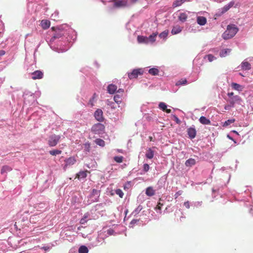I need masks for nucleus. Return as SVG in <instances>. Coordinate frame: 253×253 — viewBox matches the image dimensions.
Wrapping results in <instances>:
<instances>
[{"label": "nucleus", "mask_w": 253, "mask_h": 253, "mask_svg": "<svg viewBox=\"0 0 253 253\" xmlns=\"http://www.w3.org/2000/svg\"><path fill=\"white\" fill-rule=\"evenodd\" d=\"M238 31V28L234 25H229L226 30L223 33L222 37L224 40H228L233 37Z\"/></svg>", "instance_id": "nucleus-1"}, {"label": "nucleus", "mask_w": 253, "mask_h": 253, "mask_svg": "<svg viewBox=\"0 0 253 253\" xmlns=\"http://www.w3.org/2000/svg\"><path fill=\"white\" fill-rule=\"evenodd\" d=\"M242 101L241 97L238 95L234 96L227 100V102L233 108L235 107L236 104L241 105Z\"/></svg>", "instance_id": "nucleus-2"}, {"label": "nucleus", "mask_w": 253, "mask_h": 253, "mask_svg": "<svg viewBox=\"0 0 253 253\" xmlns=\"http://www.w3.org/2000/svg\"><path fill=\"white\" fill-rule=\"evenodd\" d=\"M104 129V126L101 123H97L91 127V131L95 134H98L103 133Z\"/></svg>", "instance_id": "nucleus-3"}, {"label": "nucleus", "mask_w": 253, "mask_h": 253, "mask_svg": "<svg viewBox=\"0 0 253 253\" xmlns=\"http://www.w3.org/2000/svg\"><path fill=\"white\" fill-rule=\"evenodd\" d=\"M60 138V136L58 135L53 134L50 135L48 141L49 146L50 147L56 146L59 141Z\"/></svg>", "instance_id": "nucleus-4"}, {"label": "nucleus", "mask_w": 253, "mask_h": 253, "mask_svg": "<svg viewBox=\"0 0 253 253\" xmlns=\"http://www.w3.org/2000/svg\"><path fill=\"white\" fill-rule=\"evenodd\" d=\"M142 74L143 70L141 69H134L131 73H128V77L131 80L137 78L139 75Z\"/></svg>", "instance_id": "nucleus-5"}, {"label": "nucleus", "mask_w": 253, "mask_h": 253, "mask_svg": "<svg viewBox=\"0 0 253 253\" xmlns=\"http://www.w3.org/2000/svg\"><path fill=\"white\" fill-rule=\"evenodd\" d=\"M94 116L95 119L99 122H102L104 120L103 111L100 109H97L95 111Z\"/></svg>", "instance_id": "nucleus-6"}, {"label": "nucleus", "mask_w": 253, "mask_h": 253, "mask_svg": "<svg viewBox=\"0 0 253 253\" xmlns=\"http://www.w3.org/2000/svg\"><path fill=\"white\" fill-rule=\"evenodd\" d=\"M127 5V0H115L114 1V6L115 7H124Z\"/></svg>", "instance_id": "nucleus-7"}, {"label": "nucleus", "mask_w": 253, "mask_h": 253, "mask_svg": "<svg viewBox=\"0 0 253 253\" xmlns=\"http://www.w3.org/2000/svg\"><path fill=\"white\" fill-rule=\"evenodd\" d=\"M32 79L33 80L41 79L43 78V73L39 70H37L34 72L33 73H32Z\"/></svg>", "instance_id": "nucleus-8"}, {"label": "nucleus", "mask_w": 253, "mask_h": 253, "mask_svg": "<svg viewBox=\"0 0 253 253\" xmlns=\"http://www.w3.org/2000/svg\"><path fill=\"white\" fill-rule=\"evenodd\" d=\"M187 133L190 138L193 139L196 135V129L193 127H190L187 130Z\"/></svg>", "instance_id": "nucleus-9"}, {"label": "nucleus", "mask_w": 253, "mask_h": 253, "mask_svg": "<svg viewBox=\"0 0 253 253\" xmlns=\"http://www.w3.org/2000/svg\"><path fill=\"white\" fill-rule=\"evenodd\" d=\"M76 161V159L74 157H71L65 160L66 163L65 167L73 165L75 164Z\"/></svg>", "instance_id": "nucleus-10"}, {"label": "nucleus", "mask_w": 253, "mask_h": 253, "mask_svg": "<svg viewBox=\"0 0 253 253\" xmlns=\"http://www.w3.org/2000/svg\"><path fill=\"white\" fill-rule=\"evenodd\" d=\"M241 68L243 70H249L251 69V64L247 61H243L241 64Z\"/></svg>", "instance_id": "nucleus-11"}, {"label": "nucleus", "mask_w": 253, "mask_h": 253, "mask_svg": "<svg viewBox=\"0 0 253 253\" xmlns=\"http://www.w3.org/2000/svg\"><path fill=\"white\" fill-rule=\"evenodd\" d=\"M137 41L139 43H145V44H148V39L147 37L143 36H138L137 38Z\"/></svg>", "instance_id": "nucleus-12"}, {"label": "nucleus", "mask_w": 253, "mask_h": 253, "mask_svg": "<svg viewBox=\"0 0 253 253\" xmlns=\"http://www.w3.org/2000/svg\"><path fill=\"white\" fill-rule=\"evenodd\" d=\"M197 23L201 26L205 25L207 23V19L204 16H198L197 19Z\"/></svg>", "instance_id": "nucleus-13"}, {"label": "nucleus", "mask_w": 253, "mask_h": 253, "mask_svg": "<svg viewBox=\"0 0 253 253\" xmlns=\"http://www.w3.org/2000/svg\"><path fill=\"white\" fill-rule=\"evenodd\" d=\"M89 172L88 170L81 171L76 174V178L78 179L84 178L87 176V173Z\"/></svg>", "instance_id": "nucleus-14"}, {"label": "nucleus", "mask_w": 253, "mask_h": 253, "mask_svg": "<svg viewBox=\"0 0 253 253\" xmlns=\"http://www.w3.org/2000/svg\"><path fill=\"white\" fill-rule=\"evenodd\" d=\"M41 25L42 29L45 30L50 27V22L48 20H42L41 21Z\"/></svg>", "instance_id": "nucleus-15"}, {"label": "nucleus", "mask_w": 253, "mask_h": 253, "mask_svg": "<svg viewBox=\"0 0 253 253\" xmlns=\"http://www.w3.org/2000/svg\"><path fill=\"white\" fill-rule=\"evenodd\" d=\"M117 89V86L113 84H110L107 87V91L110 94L114 93Z\"/></svg>", "instance_id": "nucleus-16"}, {"label": "nucleus", "mask_w": 253, "mask_h": 253, "mask_svg": "<svg viewBox=\"0 0 253 253\" xmlns=\"http://www.w3.org/2000/svg\"><path fill=\"white\" fill-rule=\"evenodd\" d=\"M158 35V33L155 32L152 33L150 36L147 37L148 43H154L156 41V37Z\"/></svg>", "instance_id": "nucleus-17"}, {"label": "nucleus", "mask_w": 253, "mask_h": 253, "mask_svg": "<svg viewBox=\"0 0 253 253\" xmlns=\"http://www.w3.org/2000/svg\"><path fill=\"white\" fill-rule=\"evenodd\" d=\"M99 194H100L99 190L93 189L91 192V194H90V197H93V196H96V197H95L94 200H92V201L93 202L97 201V199L99 196Z\"/></svg>", "instance_id": "nucleus-18"}, {"label": "nucleus", "mask_w": 253, "mask_h": 253, "mask_svg": "<svg viewBox=\"0 0 253 253\" xmlns=\"http://www.w3.org/2000/svg\"><path fill=\"white\" fill-rule=\"evenodd\" d=\"M190 0H175L172 3V6L176 7L181 5L184 2L186 1H189Z\"/></svg>", "instance_id": "nucleus-19"}, {"label": "nucleus", "mask_w": 253, "mask_h": 253, "mask_svg": "<svg viewBox=\"0 0 253 253\" xmlns=\"http://www.w3.org/2000/svg\"><path fill=\"white\" fill-rule=\"evenodd\" d=\"M181 31L182 28L179 25H176L175 26L173 27V28L171 30V34L172 35L177 34L180 33Z\"/></svg>", "instance_id": "nucleus-20"}, {"label": "nucleus", "mask_w": 253, "mask_h": 253, "mask_svg": "<svg viewBox=\"0 0 253 253\" xmlns=\"http://www.w3.org/2000/svg\"><path fill=\"white\" fill-rule=\"evenodd\" d=\"M155 192L153 187H148L146 190V194L148 196H152L155 195Z\"/></svg>", "instance_id": "nucleus-21"}, {"label": "nucleus", "mask_w": 253, "mask_h": 253, "mask_svg": "<svg viewBox=\"0 0 253 253\" xmlns=\"http://www.w3.org/2000/svg\"><path fill=\"white\" fill-rule=\"evenodd\" d=\"M200 122L203 125H210L211 121L205 117L202 116L199 119Z\"/></svg>", "instance_id": "nucleus-22"}, {"label": "nucleus", "mask_w": 253, "mask_h": 253, "mask_svg": "<svg viewBox=\"0 0 253 253\" xmlns=\"http://www.w3.org/2000/svg\"><path fill=\"white\" fill-rule=\"evenodd\" d=\"M195 164V160L192 158H190L186 161L185 165L186 167H191L192 166H194Z\"/></svg>", "instance_id": "nucleus-23"}, {"label": "nucleus", "mask_w": 253, "mask_h": 253, "mask_svg": "<svg viewBox=\"0 0 253 253\" xmlns=\"http://www.w3.org/2000/svg\"><path fill=\"white\" fill-rule=\"evenodd\" d=\"M146 157L148 159H151L154 157V151L151 149L149 148L145 154Z\"/></svg>", "instance_id": "nucleus-24"}, {"label": "nucleus", "mask_w": 253, "mask_h": 253, "mask_svg": "<svg viewBox=\"0 0 253 253\" xmlns=\"http://www.w3.org/2000/svg\"><path fill=\"white\" fill-rule=\"evenodd\" d=\"M187 15L185 12L180 13L178 16V19L181 22H185L187 20Z\"/></svg>", "instance_id": "nucleus-25"}, {"label": "nucleus", "mask_w": 253, "mask_h": 253, "mask_svg": "<svg viewBox=\"0 0 253 253\" xmlns=\"http://www.w3.org/2000/svg\"><path fill=\"white\" fill-rule=\"evenodd\" d=\"M114 100L118 104H120L122 102V96L116 94L114 97Z\"/></svg>", "instance_id": "nucleus-26"}, {"label": "nucleus", "mask_w": 253, "mask_h": 253, "mask_svg": "<svg viewBox=\"0 0 253 253\" xmlns=\"http://www.w3.org/2000/svg\"><path fill=\"white\" fill-rule=\"evenodd\" d=\"M231 86L233 89L238 91H241L243 89V87L241 85L235 83H232Z\"/></svg>", "instance_id": "nucleus-27"}, {"label": "nucleus", "mask_w": 253, "mask_h": 253, "mask_svg": "<svg viewBox=\"0 0 253 253\" xmlns=\"http://www.w3.org/2000/svg\"><path fill=\"white\" fill-rule=\"evenodd\" d=\"M231 49L229 48L223 49L220 52V56L221 57H225L227 54H228L231 52Z\"/></svg>", "instance_id": "nucleus-28"}, {"label": "nucleus", "mask_w": 253, "mask_h": 253, "mask_svg": "<svg viewBox=\"0 0 253 253\" xmlns=\"http://www.w3.org/2000/svg\"><path fill=\"white\" fill-rule=\"evenodd\" d=\"M12 170V168L8 166H4L2 167L1 169V173L3 174L6 173L8 171H10Z\"/></svg>", "instance_id": "nucleus-29"}, {"label": "nucleus", "mask_w": 253, "mask_h": 253, "mask_svg": "<svg viewBox=\"0 0 253 253\" xmlns=\"http://www.w3.org/2000/svg\"><path fill=\"white\" fill-rule=\"evenodd\" d=\"M159 72V70L156 68H153L149 70V73L153 76L158 75Z\"/></svg>", "instance_id": "nucleus-30"}, {"label": "nucleus", "mask_w": 253, "mask_h": 253, "mask_svg": "<svg viewBox=\"0 0 253 253\" xmlns=\"http://www.w3.org/2000/svg\"><path fill=\"white\" fill-rule=\"evenodd\" d=\"M88 250L85 246H82L79 249V253H88Z\"/></svg>", "instance_id": "nucleus-31"}, {"label": "nucleus", "mask_w": 253, "mask_h": 253, "mask_svg": "<svg viewBox=\"0 0 253 253\" xmlns=\"http://www.w3.org/2000/svg\"><path fill=\"white\" fill-rule=\"evenodd\" d=\"M187 83V80L185 78H183V79H181L180 80H179L178 81H177L175 85L177 86L180 85H184V84H186Z\"/></svg>", "instance_id": "nucleus-32"}, {"label": "nucleus", "mask_w": 253, "mask_h": 253, "mask_svg": "<svg viewBox=\"0 0 253 253\" xmlns=\"http://www.w3.org/2000/svg\"><path fill=\"white\" fill-rule=\"evenodd\" d=\"M95 142L96 143V144L102 147L104 146L105 144V141L103 140L100 138L96 139L95 140Z\"/></svg>", "instance_id": "nucleus-33"}, {"label": "nucleus", "mask_w": 253, "mask_h": 253, "mask_svg": "<svg viewBox=\"0 0 253 253\" xmlns=\"http://www.w3.org/2000/svg\"><path fill=\"white\" fill-rule=\"evenodd\" d=\"M169 31L165 30L160 34L159 37L161 39H166L168 35Z\"/></svg>", "instance_id": "nucleus-34"}, {"label": "nucleus", "mask_w": 253, "mask_h": 253, "mask_svg": "<svg viewBox=\"0 0 253 253\" xmlns=\"http://www.w3.org/2000/svg\"><path fill=\"white\" fill-rule=\"evenodd\" d=\"M235 122V120L234 119L228 120L227 121H225L224 123V124L223 125V126L226 127V126H228L229 125H230V124L234 123Z\"/></svg>", "instance_id": "nucleus-35"}, {"label": "nucleus", "mask_w": 253, "mask_h": 253, "mask_svg": "<svg viewBox=\"0 0 253 253\" xmlns=\"http://www.w3.org/2000/svg\"><path fill=\"white\" fill-rule=\"evenodd\" d=\"M49 153L51 155L56 156L57 155L61 154L62 151L59 150H53L50 151Z\"/></svg>", "instance_id": "nucleus-36"}, {"label": "nucleus", "mask_w": 253, "mask_h": 253, "mask_svg": "<svg viewBox=\"0 0 253 253\" xmlns=\"http://www.w3.org/2000/svg\"><path fill=\"white\" fill-rule=\"evenodd\" d=\"M159 107L160 109L165 111L167 108V105L164 102H160L159 104Z\"/></svg>", "instance_id": "nucleus-37"}, {"label": "nucleus", "mask_w": 253, "mask_h": 253, "mask_svg": "<svg viewBox=\"0 0 253 253\" xmlns=\"http://www.w3.org/2000/svg\"><path fill=\"white\" fill-rule=\"evenodd\" d=\"M96 98V94H94L93 96L90 99L88 104L90 105L91 107H93L94 106V102L95 99Z\"/></svg>", "instance_id": "nucleus-38"}, {"label": "nucleus", "mask_w": 253, "mask_h": 253, "mask_svg": "<svg viewBox=\"0 0 253 253\" xmlns=\"http://www.w3.org/2000/svg\"><path fill=\"white\" fill-rule=\"evenodd\" d=\"M115 193L117 195H119V196L122 198L124 196V193L122 190L120 189H117L115 190Z\"/></svg>", "instance_id": "nucleus-39"}, {"label": "nucleus", "mask_w": 253, "mask_h": 253, "mask_svg": "<svg viewBox=\"0 0 253 253\" xmlns=\"http://www.w3.org/2000/svg\"><path fill=\"white\" fill-rule=\"evenodd\" d=\"M114 160L119 163H121L123 161V156H115L114 158Z\"/></svg>", "instance_id": "nucleus-40"}, {"label": "nucleus", "mask_w": 253, "mask_h": 253, "mask_svg": "<svg viewBox=\"0 0 253 253\" xmlns=\"http://www.w3.org/2000/svg\"><path fill=\"white\" fill-rule=\"evenodd\" d=\"M62 36V35L61 33H56L52 37L51 40L53 41L56 39H58V38L61 37Z\"/></svg>", "instance_id": "nucleus-41"}, {"label": "nucleus", "mask_w": 253, "mask_h": 253, "mask_svg": "<svg viewBox=\"0 0 253 253\" xmlns=\"http://www.w3.org/2000/svg\"><path fill=\"white\" fill-rule=\"evenodd\" d=\"M206 57L208 58V59L210 62L212 61L215 58L212 54H208Z\"/></svg>", "instance_id": "nucleus-42"}, {"label": "nucleus", "mask_w": 253, "mask_h": 253, "mask_svg": "<svg viewBox=\"0 0 253 253\" xmlns=\"http://www.w3.org/2000/svg\"><path fill=\"white\" fill-rule=\"evenodd\" d=\"M150 169V167L148 164H145L143 165V170L145 172H147Z\"/></svg>", "instance_id": "nucleus-43"}, {"label": "nucleus", "mask_w": 253, "mask_h": 253, "mask_svg": "<svg viewBox=\"0 0 253 253\" xmlns=\"http://www.w3.org/2000/svg\"><path fill=\"white\" fill-rule=\"evenodd\" d=\"M107 105H109L112 109H115V107L114 106V103L113 102L110 101L109 100H107Z\"/></svg>", "instance_id": "nucleus-44"}, {"label": "nucleus", "mask_w": 253, "mask_h": 253, "mask_svg": "<svg viewBox=\"0 0 253 253\" xmlns=\"http://www.w3.org/2000/svg\"><path fill=\"white\" fill-rule=\"evenodd\" d=\"M183 193L182 190H179L177 191L174 195L175 199H177L180 195H181Z\"/></svg>", "instance_id": "nucleus-45"}, {"label": "nucleus", "mask_w": 253, "mask_h": 253, "mask_svg": "<svg viewBox=\"0 0 253 253\" xmlns=\"http://www.w3.org/2000/svg\"><path fill=\"white\" fill-rule=\"evenodd\" d=\"M230 8L228 6L227 4L225 5L222 9V13H224L227 11Z\"/></svg>", "instance_id": "nucleus-46"}, {"label": "nucleus", "mask_w": 253, "mask_h": 253, "mask_svg": "<svg viewBox=\"0 0 253 253\" xmlns=\"http://www.w3.org/2000/svg\"><path fill=\"white\" fill-rule=\"evenodd\" d=\"M231 108H233V107H232V106H231V105L229 103L225 105L224 106V109L225 110H230Z\"/></svg>", "instance_id": "nucleus-47"}, {"label": "nucleus", "mask_w": 253, "mask_h": 253, "mask_svg": "<svg viewBox=\"0 0 253 253\" xmlns=\"http://www.w3.org/2000/svg\"><path fill=\"white\" fill-rule=\"evenodd\" d=\"M173 117L174 118V120L176 122L177 124H180V121L176 116L173 115Z\"/></svg>", "instance_id": "nucleus-48"}, {"label": "nucleus", "mask_w": 253, "mask_h": 253, "mask_svg": "<svg viewBox=\"0 0 253 253\" xmlns=\"http://www.w3.org/2000/svg\"><path fill=\"white\" fill-rule=\"evenodd\" d=\"M184 206L187 208V209H189L190 207V203L189 201H186L185 202H184Z\"/></svg>", "instance_id": "nucleus-49"}, {"label": "nucleus", "mask_w": 253, "mask_h": 253, "mask_svg": "<svg viewBox=\"0 0 253 253\" xmlns=\"http://www.w3.org/2000/svg\"><path fill=\"white\" fill-rule=\"evenodd\" d=\"M235 4V2L234 1H232L231 2H230L228 4V6L230 8H231L233 6V5H234Z\"/></svg>", "instance_id": "nucleus-50"}, {"label": "nucleus", "mask_w": 253, "mask_h": 253, "mask_svg": "<svg viewBox=\"0 0 253 253\" xmlns=\"http://www.w3.org/2000/svg\"><path fill=\"white\" fill-rule=\"evenodd\" d=\"M86 222L87 220L83 217L81 219L80 222L82 224H84V223H86Z\"/></svg>", "instance_id": "nucleus-51"}, {"label": "nucleus", "mask_w": 253, "mask_h": 253, "mask_svg": "<svg viewBox=\"0 0 253 253\" xmlns=\"http://www.w3.org/2000/svg\"><path fill=\"white\" fill-rule=\"evenodd\" d=\"M138 221H139V220H138V219H133L131 221L130 224L131 225H133V224L136 223Z\"/></svg>", "instance_id": "nucleus-52"}, {"label": "nucleus", "mask_w": 253, "mask_h": 253, "mask_svg": "<svg viewBox=\"0 0 253 253\" xmlns=\"http://www.w3.org/2000/svg\"><path fill=\"white\" fill-rule=\"evenodd\" d=\"M227 95L228 96V98H230V97H233L234 96V93L233 92H228L227 93Z\"/></svg>", "instance_id": "nucleus-53"}, {"label": "nucleus", "mask_w": 253, "mask_h": 253, "mask_svg": "<svg viewBox=\"0 0 253 253\" xmlns=\"http://www.w3.org/2000/svg\"><path fill=\"white\" fill-rule=\"evenodd\" d=\"M5 52L4 50H0V57L1 56H3L5 54Z\"/></svg>", "instance_id": "nucleus-54"}, {"label": "nucleus", "mask_w": 253, "mask_h": 253, "mask_svg": "<svg viewBox=\"0 0 253 253\" xmlns=\"http://www.w3.org/2000/svg\"><path fill=\"white\" fill-rule=\"evenodd\" d=\"M89 216V213H86L84 214V216H83V218L85 219H86Z\"/></svg>", "instance_id": "nucleus-55"}, {"label": "nucleus", "mask_w": 253, "mask_h": 253, "mask_svg": "<svg viewBox=\"0 0 253 253\" xmlns=\"http://www.w3.org/2000/svg\"><path fill=\"white\" fill-rule=\"evenodd\" d=\"M162 206V204H161L160 203L158 204V205L157 206L156 209H158L159 210H161V206Z\"/></svg>", "instance_id": "nucleus-56"}, {"label": "nucleus", "mask_w": 253, "mask_h": 253, "mask_svg": "<svg viewBox=\"0 0 253 253\" xmlns=\"http://www.w3.org/2000/svg\"><path fill=\"white\" fill-rule=\"evenodd\" d=\"M42 249L43 250H44V251H46L49 249V247H43L42 248Z\"/></svg>", "instance_id": "nucleus-57"}, {"label": "nucleus", "mask_w": 253, "mask_h": 253, "mask_svg": "<svg viewBox=\"0 0 253 253\" xmlns=\"http://www.w3.org/2000/svg\"><path fill=\"white\" fill-rule=\"evenodd\" d=\"M124 90L123 89H121V88H120L118 90V92L119 93H123L124 92Z\"/></svg>", "instance_id": "nucleus-58"}, {"label": "nucleus", "mask_w": 253, "mask_h": 253, "mask_svg": "<svg viewBox=\"0 0 253 253\" xmlns=\"http://www.w3.org/2000/svg\"><path fill=\"white\" fill-rule=\"evenodd\" d=\"M167 113H170L171 112V110L169 109H166V110L165 111Z\"/></svg>", "instance_id": "nucleus-59"}, {"label": "nucleus", "mask_w": 253, "mask_h": 253, "mask_svg": "<svg viewBox=\"0 0 253 253\" xmlns=\"http://www.w3.org/2000/svg\"><path fill=\"white\" fill-rule=\"evenodd\" d=\"M138 0H131V2L133 3L136 2Z\"/></svg>", "instance_id": "nucleus-60"}, {"label": "nucleus", "mask_w": 253, "mask_h": 253, "mask_svg": "<svg viewBox=\"0 0 253 253\" xmlns=\"http://www.w3.org/2000/svg\"><path fill=\"white\" fill-rule=\"evenodd\" d=\"M149 139L150 141H152V136H150L149 137Z\"/></svg>", "instance_id": "nucleus-61"}, {"label": "nucleus", "mask_w": 253, "mask_h": 253, "mask_svg": "<svg viewBox=\"0 0 253 253\" xmlns=\"http://www.w3.org/2000/svg\"><path fill=\"white\" fill-rule=\"evenodd\" d=\"M51 29H52L53 31L55 30V27H52V28H51Z\"/></svg>", "instance_id": "nucleus-62"}, {"label": "nucleus", "mask_w": 253, "mask_h": 253, "mask_svg": "<svg viewBox=\"0 0 253 253\" xmlns=\"http://www.w3.org/2000/svg\"><path fill=\"white\" fill-rule=\"evenodd\" d=\"M228 137L229 138V139H232V138L231 137H230L229 135H228Z\"/></svg>", "instance_id": "nucleus-63"}, {"label": "nucleus", "mask_w": 253, "mask_h": 253, "mask_svg": "<svg viewBox=\"0 0 253 253\" xmlns=\"http://www.w3.org/2000/svg\"><path fill=\"white\" fill-rule=\"evenodd\" d=\"M233 132H234V133H236L238 134V132H237L236 131H233Z\"/></svg>", "instance_id": "nucleus-64"}]
</instances>
